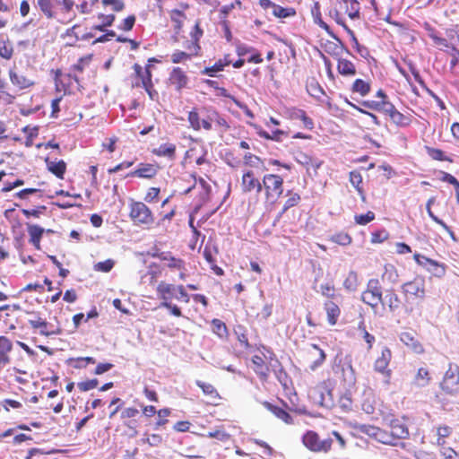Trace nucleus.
I'll list each match as a JSON object with an SVG mask.
<instances>
[{"label": "nucleus", "instance_id": "nucleus-56", "mask_svg": "<svg viewBox=\"0 0 459 459\" xmlns=\"http://www.w3.org/2000/svg\"><path fill=\"white\" fill-rule=\"evenodd\" d=\"M135 22L134 15H130L123 21V23L120 25V29L124 30H131Z\"/></svg>", "mask_w": 459, "mask_h": 459}, {"label": "nucleus", "instance_id": "nucleus-39", "mask_svg": "<svg viewBox=\"0 0 459 459\" xmlns=\"http://www.w3.org/2000/svg\"><path fill=\"white\" fill-rule=\"evenodd\" d=\"M273 14L275 16V17H278V18H286V17H289L290 15H293L295 13L294 11H291L290 9H285L280 5H277V4H274L273 6Z\"/></svg>", "mask_w": 459, "mask_h": 459}, {"label": "nucleus", "instance_id": "nucleus-47", "mask_svg": "<svg viewBox=\"0 0 459 459\" xmlns=\"http://www.w3.org/2000/svg\"><path fill=\"white\" fill-rule=\"evenodd\" d=\"M333 241L342 245V246H347L351 242V238L346 234V233H339L332 238Z\"/></svg>", "mask_w": 459, "mask_h": 459}, {"label": "nucleus", "instance_id": "nucleus-53", "mask_svg": "<svg viewBox=\"0 0 459 459\" xmlns=\"http://www.w3.org/2000/svg\"><path fill=\"white\" fill-rule=\"evenodd\" d=\"M104 5H111L115 12L122 11L125 7L122 0H102Z\"/></svg>", "mask_w": 459, "mask_h": 459}, {"label": "nucleus", "instance_id": "nucleus-18", "mask_svg": "<svg viewBox=\"0 0 459 459\" xmlns=\"http://www.w3.org/2000/svg\"><path fill=\"white\" fill-rule=\"evenodd\" d=\"M296 160L307 168V170L310 169H313L315 172H316V169L321 166V161L317 159H314L305 153H299L296 156Z\"/></svg>", "mask_w": 459, "mask_h": 459}, {"label": "nucleus", "instance_id": "nucleus-1", "mask_svg": "<svg viewBox=\"0 0 459 459\" xmlns=\"http://www.w3.org/2000/svg\"><path fill=\"white\" fill-rule=\"evenodd\" d=\"M310 396L316 403L325 408H333L335 406L331 384L329 382H323L317 385L311 390Z\"/></svg>", "mask_w": 459, "mask_h": 459}, {"label": "nucleus", "instance_id": "nucleus-9", "mask_svg": "<svg viewBox=\"0 0 459 459\" xmlns=\"http://www.w3.org/2000/svg\"><path fill=\"white\" fill-rule=\"evenodd\" d=\"M414 260L419 265L425 268L428 272L436 277H443L446 273V266L435 260L429 259L420 254L414 255Z\"/></svg>", "mask_w": 459, "mask_h": 459}, {"label": "nucleus", "instance_id": "nucleus-64", "mask_svg": "<svg viewBox=\"0 0 459 459\" xmlns=\"http://www.w3.org/2000/svg\"><path fill=\"white\" fill-rule=\"evenodd\" d=\"M442 455L445 459H459V455L452 448H446L442 452Z\"/></svg>", "mask_w": 459, "mask_h": 459}, {"label": "nucleus", "instance_id": "nucleus-43", "mask_svg": "<svg viewBox=\"0 0 459 459\" xmlns=\"http://www.w3.org/2000/svg\"><path fill=\"white\" fill-rule=\"evenodd\" d=\"M375 219V214L372 212H368L366 214L355 215L354 220L359 225H366Z\"/></svg>", "mask_w": 459, "mask_h": 459}, {"label": "nucleus", "instance_id": "nucleus-23", "mask_svg": "<svg viewBox=\"0 0 459 459\" xmlns=\"http://www.w3.org/2000/svg\"><path fill=\"white\" fill-rule=\"evenodd\" d=\"M308 351L311 355L316 357L313 363L310 365V369L315 370L317 367L323 364L325 359V354L324 351L319 349L316 344H311Z\"/></svg>", "mask_w": 459, "mask_h": 459}, {"label": "nucleus", "instance_id": "nucleus-31", "mask_svg": "<svg viewBox=\"0 0 459 459\" xmlns=\"http://www.w3.org/2000/svg\"><path fill=\"white\" fill-rule=\"evenodd\" d=\"M134 71L136 74L141 77V85H143V88L145 87H152V74L149 69H146L145 75L142 74V67L135 64L134 65Z\"/></svg>", "mask_w": 459, "mask_h": 459}, {"label": "nucleus", "instance_id": "nucleus-4", "mask_svg": "<svg viewBox=\"0 0 459 459\" xmlns=\"http://www.w3.org/2000/svg\"><path fill=\"white\" fill-rule=\"evenodd\" d=\"M354 429L359 432L363 433L370 437L375 438L377 441L390 446H395L396 442H394L393 437L390 435V432H386L377 427L368 424H356Z\"/></svg>", "mask_w": 459, "mask_h": 459}, {"label": "nucleus", "instance_id": "nucleus-27", "mask_svg": "<svg viewBox=\"0 0 459 459\" xmlns=\"http://www.w3.org/2000/svg\"><path fill=\"white\" fill-rule=\"evenodd\" d=\"M345 11L351 19H356L359 14V3L357 0H343Z\"/></svg>", "mask_w": 459, "mask_h": 459}, {"label": "nucleus", "instance_id": "nucleus-59", "mask_svg": "<svg viewBox=\"0 0 459 459\" xmlns=\"http://www.w3.org/2000/svg\"><path fill=\"white\" fill-rule=\"evenodd\" d=\"M350 181L352 186L358 187L359 185L362 182V177L359 172L351 171L350 173Z\"/></svg>", "mask_w": 459, "mask_h": 459}, {"label": "nucleus", "instance_id": "nucleus-63", "mask_svg": "<svg viewBox=\"0 0 459 459\" xmlns=\"http://www.w3.org/2000/svg\"><path fill=\"white\" fill-rule=\"evenodd\" d=\"M160 193V188H157V187H152L149 189L144 200L146 202H152L159 195Z\"/></svg>", "mask_w": 459, "mask_h": 459}, {"label": "nucleus", "instance_id": "nucleus-10", "mask_svg": "<svg viewBox=\"0 0 459 459\" xmlns=\"http://www.w3.org/2000/svg\"><path fill=\"white\" fill-rule=\"evenodd\" d=\"M402 290L405 295H411L416 299H423L426 296L425 281L422 278H415L403 283Z\"/></svg>", "mask_w": 459, "mask_h": 459}, {"label": "nucleus", "instance_id": "nucleus-20", "mask_svg": "<svg viewBox=\"0 0 459 459\" xmlns=\"http://www.w3.org/2000/svg\"><path fill=\"white\" fill-rule=\"evenodd\" d=\"M48 169L56 175L58 178H63L65 172L66 165L64 160H46Z\"/></svg>", "mask_w": 459, "mask_h": 459}, {"label": "nucleus", "instance_id": "nucleus-60", "mask_svg": "<svg viewBox=\"0 0 459 459\" xmlns=\"http://www.w3.org/2000/svg\"><path fill=\"white\" fill-rule=\"evenodd\" d=\"M188 57H189V55L186 54V52L178 51L172 55L171 60L173 63L177 64V63H180V62L184 61L185 59H186Z\"/></svg>", "mask_w": 459, "mask_h": 459}, {"label": "nucleus", "instance_id": "nucleus-2", "mask_svg": "<svg viewBox=\"0 0 459 459\" xmlns=\"http://www.w3.org/2000/svg\"><path fill=\"white\" fill-rule=\"evenodd\" d=\"M302 442L307 449L316 453H327L333 444L332 438L321 440L317 433L312 430H308L303 435Z\"/></svg>", "mask_w": 459, "mask_h": 459}, {"label": "nucleus", "instance_id": "nucleus-11", "mask_svg": "<svg viewBox=\"0 0 459 459\" xmlns=\"http://www.w3.org/2000/svg\"><path fill=\"white\" fill-rule=\"evenodd\" d=\"M241 186L244 193H250L255 189L257 193H260L262 190V183L255 178L251 170H247L243 174Z\"/></svg>", "mask_w": 459, "mask_h": 459}, {"label": "nucleus", "instance_id": "nucleus-28", "mask_svg": "<svg viewBox=\"0 0 459 459\" xmlns=\"http://www.w3.org/2000/svg\"><path fill=\"white\" fill-rule=\"evenodd\" d=\"M382 280L392 284L397 282L398 273L394 265L386 264L385 266V272L382 275Z\"/></svg>", "mask_w": 459, "mask_h": 459}, {"label": "nucleus", "instance_id": "nucleus-25", "mask_svg": "<svg viewBox=\"0 0 459 459\" xmlns=\"http://www.w3.org/2000/svg\"><path fill=\"white\" fill-rule=\"evenodd\" d=\"M264 406L270 411H272L278 419L281 420L285 423H291L290 415L284 410L271 404L268 402H264Z\"/></svg>", "mask_w": 459, "mask_h": 459}, {"label": "nucleus", "instance_id": "nucleus-54", "mask_svg": "<svg viewBox=\"0 0 459 459\" xmlns=\"http://www.w3.org/2000/svg\"><path fill=\"white\" fill-rule=\"evenodd\" d=\"M160 307H166L168 309H169L170 313L175 316H181V311H180V308L176 306V305H173L171 302L169 301H162L160 305Z\"/></svg>", "mask_w": 459, "mask_h": 459}, {"label": "nucleus", "instance_id": "nucleus-38", "mask_svg": "<svg viewBox=\"0 0 459 459\" xmlns=\"http://www.w3.org/2000/svg\"><path fill=\"white\" fill-rule=\"evenodd\" d=\"M352 90L364 96L369 91V85L364 81L357 79L353 83Z\"/></svg>", "mask_w": 459, "mask_h": 459}, {"label": "nucleus", "instance_id": "nucleus-46", "mask_svg": "<svg viewBox=\"0 0 459 459\" xmlns=\"http://www.w3.org/2000/svg\"><path fill=\"white\" fill-rule=\"evenodd\" d=\"M337 406H339L343 411H349L351 410L352 402L348 395H342L340 397Z\"/></svg>", "mask_w": 459, "mask_h": 459}, {"label": "nucleus", "instance_id": "nucleus-14", "mask_svg": "<svg viewBox=\"0 0 459 459\" xmlns=\"http://www.w3.org/2000/svg\"><path fill=\"white\" fill-rule=\"evenodd\" d=\"M177 292V286L165 281H160L157 286V293L162 301H169L175 297Z\"/></svg>", "mask_w": 459, "mask_h": 459}, {"label": "nucleus", "instance_id": "nucleus-30", "mask_svg": "<svg viewBox=\"0 0 459 459\" xmlns=\"http://www.w3.org/2000/svg\"><path fill=\"white\" fill-rule=\"evenodd\" d=\"M430 380L429 373L428 369L424 368H420L418 369L417 375L415 377V384L418 386L423 387L429 385Z\"/></svg>", "mask_w": 459, "mask_h": 459}, {"label": "nucleus", "instance_id": "nucleus-8", "mask_svg": "<svg viewBox=\"0 0 459 459\" xmlns=\"http://www.w3.org/2000/svg\"><path fill=\"white\" fill-rule=\"evenodd\" d=\"M392 358L391 351L385 347L381 351L380 356L376 359L374 363V368L377 372H379L385 376L384 383L385 385H389L391 378V369L388 368Z\"/></svg>", "mask_w": 459, "mask_h": 459}, {"label": "nucleus", "instance_id": "nucleus-15", "mask_svg": "<svg viewBox=\"0 0 459 459\" xmlns=\"http://www.w3.org/2000/svg\"><path fill=\"white\" fill-rule=\"evenodd\" d=\"M9 74L12 83L21 90L29 88L34 84V82L31 79L15 70H11Z\"/></svg>", "mask_w": 459, "mask_h": 459}, {"label": "nucleus", "instance_id": "nucleus-58", "mask_svg": "<svg viewBox=\"0 0 459 459\" xmlns=\"http://www.w3.org/2000/svg\"><path fill=\"white\" fill-rule=\"evenodd\" d=\"M236 4L237 5H240L241 3L238 0H237L235 4H230L223 5L221 8V18L222 19L226 18V16L232 11V9L235 8Z\"/></svg>", "mask_w": 459, "mask_h": 459}, {"label": "nucleus", "instance_id": "nucleus-3", "mask_svg": "<svg viewBox=\"0 0 459 459\" xmlns=\"http://www.w3.org/2000/svg\"><path fill=\"white\" fill-rule=\"evenodd\" d=\"M283 179L274 174L264 176L262 186H264L266 198L270 201H276L283 191Z\"/></svg>", "mask_w": 459, "mask_h": 459}, {"label": "nucleus", "instance_id": "nucleus-35", "mask_svg": "<svg viewBox=\"0 0 459 459\" xmlns=\"http://www.w3.org/2000/svg\"><path fill=\"white\" fill-rule=\"evenodd\" d=\"M244 162L246 165H248L253 168L263 167V169H264V163L260 160V158H258L257 156H255L250 152H247L244 155Z\"/></svg>", "mask_w": 459, "mask_h": 459}, {"label": "nucleus", "instance_id": "nucleus-41", "mask_svg": "<svg viewBox=\"0 0 459 459\" xmlns=\"http://www.w3.org/2000/svg\"><path fill=\"white\" fill-rule=\"evenodd\" d=\"M188 122L190 124V126L194 130H196V131L200 130L201 121H200L199 115L196 111L193 110L188 113Z\"/></svg>", "mask_w": 459, "mask_h": 459}, {"label": "nucleus", "instance_id": "nucleus-29", "mask_svg": "<svg viewBox=\"0 0 459 459\" xmlns=\"http://www.w3.org/2000/svg\"><path fill=\"white\" fill-rule=\"evenodd\" d=\"M160 258L166 262V265L170 269L182 270L184 268V262L181 259H178L169 255L162 254Z\"/></svg>", "mask_w": 459, "mask_h": 459}, {"label": "nucleus", "instance_id": "nucleus-48", "mask_svg": "<svg viewBox=\"0 0 459 459\" xmlns=\"http://www.w3.org/2000/svg\"><path fill=\"white\" fill-rule=\"evenodd\" d=\"M299 200H300L299 195L290 194V197L287 199V201L284 204L282 213L285 212L290 207L297 205L299 204Z\"/></svg>", "mask_w": 459, "mask_h": 459}, {"label": "nucleus", "instance_id": "nucleus-45", "mask_svg": "<svg viewBox=\"0 0 459 459\" xmlns=\"http://www.w3.org/2000/svg\"><path fill=\"white\" fill-rule=\"evenodd\" d=\"M441 180L444 182H447L451 185H453L456 190L457 198L459 199V181L451 174L443 172L442 173Z\"/></svg>", "mask_w": 459, "mask_h": 459}, {"label": "nucleus", "instance_id": "nucleus-12", "mask_svg": "<svg viewBox=\"0 0 459 459\" xmlns=\"http://www.w3.org/2000/svg\"><path fill=\"white\" fill-rule=\"evenodd\" d=\"M400 340L403 343H404L407 347H409L413 352H415L417 354H420L424 351L423 346L415 338V335L413 333L403 332L400 334Z\"/></svg>", "mask_w": 459, "mask_h": 459}, {"label": "nucleus", "instance_id": "nucleus-61", "mask_svg": "<svg viewBox=\"0 0 459 459\" xmlns=\"http://www.w3.org/2000/svg\"><path fill=\"white\" fill-rule=\"evenodd\" d=\"M29 323L32 328H47L48 326V323L40 317L30 319Z\"/></svg>", "mask_w": 459, "mask_h": 459}, {"label": "nucleus", "instance_id": "nucleus-13", "mask_svg": "<svg viewBox=\"0 0 459 459\" xmlns=\"http://www.w3.org/2000/svg\"><path fill=\"white\" fill-rule=\"evenodd\" d=\"M390 435L394 442L398 439L406 438L409 436L408 429L399 420H393L390 423Z\"/></svg>", "mask_w": 459, "mask_h": 459}, {"label": "nucleus", "instance_id": "nucleus-33", "mask_svg": "<svg viewBox=\"0 0 459 459\" xmlns=\"http://www.w3.org/2000/svg\"><path fill=\"white\" fill-rule=\"evenodd\" d=\"M391 120L396 124L397 126H407L410 124V118L395 108L394 109L393 113L390 116Z\"/></svg>", "mask_w": 459, "mask_h": 459}, {"label": "nucleus", "instance_id": "nucleus-16", "mask_svg": "<svg viewBox=\"0 0 459 459\" xmlns=\"http://www.w3.org/2000/svg\"><path fill=\"white\" fill-rule=\"evenodd\" d=\"M169 82L172 85H175L178 91H180L182 88L186 87L187 77L179 67H176L170 74Z\"/></svg>", "mask_w": 459, "mask_h": 459}, {"label": "nucleus", "instance_id": "nucleus-32", "mask_svg": "<svg viewBox=\"0 0 459 459\" xmlns=\"http://www.w3.org/2000/svg\"><path fill=\"white\" fill-rule=\"evenodd\" d=\"M343 287L349 291H354L358 287V275L355 272L351 271L344 282Z\"/></svg>", "mask_w": 459, "mask_h": 459}, {"label": "nucleus", "instance_id": "nucleus-52", "mask_svg": "<svg viewBox=\"0 0 459 459\" xmlns=\"http://www.w3.org/2000/svg\"><path fill=\"white\" fill-rule=\"evenodd\" d=\"M394 108H395L392 103L386 101L385 100H380V107L378 111L383 112L390 117Z\"/></svg>", "mask_w": 459, "mask_h": 459}, {"label": "nucleus", "instance_id": "nucleus-6", "mask_svg": "<svg viewBox=\"0 0 459 459\" xmlns=\"http://www.w3.org/2000/svg\"><path fill=\"white\" fill-rule=\"evenodd\" d=\"M361 299L372 307H377L379 303H383L382 290L377 279H370L368 281L367 289L362 293Z\"/></svg>", "mask_w": 459, "mask_h": 459}, {"label": "nucleus", "instance_id": "nucleus-40", "mask_svg": "<svg viewBox=\"0 0 459 459\" xmlns=\"http://www.w3.org/2000/svg\"><path fill=\"white\" fill-rule=\"evenodd\" d=\"M427 212L429 216L437 224H439L446 232L449 233V235L455 238L454 232L451 230V229L440 219H438L431 211V207H426Z\"/></svg>", "mask_w": 459, "mask_h": 459}, {"label": "nucleus", "instance_id": "nucleus-62", "mask_svg": "<svg viewBox=\"0 0 459 459\" xmlns=\"http://www.w3.org/2000/svg\"><path fill=\"white\" fill-rule=\"evenodd\" d=\"M209 119H210L211 121H214V122H216V123H217V125H219V126H221L228 127V125H227L226 120H225L223 117H221V116H219V114H218V113H216V112H213L212 114H211V115L209 116Z\"/></svg>", "mask_w": 459, "mask_h": 459}, {"label": "nucleus", "instance_id": "nucleus-19", "mask_svg": "<svg viewBox=\"0 0 459 459\" xmlns=\"http://www.w3.org/2000/svg\"><path fill=\"white\" fill-rule=\"evenodd\" d=\"M152 153L160 157H167L170 160L175 158L176 146L173 143H163L152 150Z\"/></svg>", "mask_w": 459, "mask_h": 459}, {"label": "nucleus", "instance_id": "nucleus-22", "mask_svg": "<svg viewBox=\"0 0 459 459\" xmlns=\"http://www.w3.org/2000/svg\"><path fill=\"white\" fill-rule=\"evenodd\" d=\"M325 308L327 314V320L331 325L336 324L340 316V308L337 304L333 301H327L325 304Z\"/></svg>", "mask_w": 459, "mask_h": 459}, {"label": "nucleus", "instance_id": "nucleus-24", "mask_svg": "<svg viewBox=\"0 0 459 459\" xmlns=\"http://www.w3.org/2000/svg\"><path fill=\"white\" fill-rule=\"evenodd\" d=\"M337 69L341 74L346 76H351L356 74L354 65L351 61L340 57H338Z\"/></svg>", "mask_w": 459, "mask_h": 459}, {"label": "nucleus", "instance_id": "nucleus-51", "mask_svg": "<svg viewBox=\"0 0 459 459\" xmlns=\"http://www.w3.org/2000/svg\"><path fill=\"white\" fill-rule=\"evenodd\" d=\"M98 384L99 381L97 379H91L88 381L79 383L78 388L82 392H86L95 388L98 385Z\"/></svg>", "mask_w": 459, "mask_h": 459}, {"label": "nucleus", "instance_id": "nucleus-17", "mask_svg": "<svg viewBox=\"0 0 459 459\" xmlns=\"http://www.w3.org/2000/svg\"><path fill=\"white\" fill-rule=\"evenodd\" d=\"M13 349V343L5 336H0V364L6 365L10 362L9 353Z\"/></svg>", "mask_w": 459, "mask_h": 459}, {"label": "nucleus", "instance_id": "nucleus-21", "mask_svg": "<svg viewBox=\"0 0 459 459\" xmlns=\"http://www.w3.org/2000/svg\"><path fill=\"white\" fill-rule=\"evenodd\" d=\"M44 229L38 225H28V232L30 235V242L37 248L39 249L40 238L44 233Z\"/></svg>", "mask_w": 459, "mask_h": 459}, {"label": "nucleus", "instance_id": "nucleus-55", "mask_svg": "<svg viewBox=\"0 0 459 459\" xmlns=\"http://www.w3.org/2000/svg\"><path fill=\"white\" fill-rule=\"evenodd\" d=\"M174 298L178 300H183L186 303L189 301V296L186 292L185 288L182 285L177 286V292Z\"/></svg>", "mask_w": 459, "mask_h": 459}, {"label": "nucleus", "instance_id": "nucleus-26", "mask_svg": "<svg viewBox=\"0 0 459 459\" xmlns=\"http://www.w3.org/2000/svg\"><path fill=\"white\" fill-rule=\"evenodd\" d=\"M157 174V169L153 165L146 164L143 165L138 169L131 172L130 176H137L139 178H151Z\"/></svg>", "mask_w": 459, "mask_h": 459}, {"label": "nucleus", "instance_id": "nucleus-34", "mask_svg": "<svg viewBox=\"0 0 459 459\" xmlns=\"http://www.w3.org/2000/svg\"><path fill=\"white\" fill-rule=\"evenodd\" d=\"M385 300L392 312L395 311L400 307V299L394 291H389L385 295Z\"/></svg>", "mask_w": 459, "mask_h": 459}, {"label": "nucleus", "instance_id": "nucleus-44", "mask_svg": "<svg viewBox=\"0 0 459 459\" xmlns=\"http://www.w3.org/2000/svg\"><path fill=\"white\" fill-rule=\"evenodd\" d=\"M114 266V261L111 259H108L104 262H99L94 265V269L96 271L108 273Z\"/></svg>", "mask_w": 459, "mask_h": 459}, {"label": "nucleus", "instance_id": "nucleus-7", "mask_svg": "<svg viewBox=\"0 0 459 459\" xmlns=\"http://www.w3.org/2000/svg\"><path fill=\"white\" fill-rule=\"evenodd\" d=\"M130 217L136 223L150 224L153 221L151 210L142 202L132 204Z\"/></svg>", "mask_w": 459, "mask_h": 459}, {"label": "nucleus", "instance_id": "nucleus-36", "mask_svg": "<svg viewBox=\"0 0 459 459\" xmlns=\"http://www.w3.org/2000/svg\"><path fill=\"white\" fill-rule=\"evenodd\" d=\"M212 332L220 337H224L227 333V328L225 324L219 319H213L212 321Z\"/></svg>", "mask_w": 459, "mask_h": 459}, {"label": "nucleus", "instance_id": "nucleus-57", "mask_svg": "<svg viewBox=\"0 0 459 459\" xmlns=\"http://www.w3.org/2000/svg\"><path fill=\"white\" fill-rule=\"evenodd\" d=\"M207 437H212V438H217L221 441H225V440L229 439V437H230V436L222 430H215L212 432H209L207 434Z\"/></svg>", "mask_w": 459, "mask_h": 459}, {"label": "nucleus", "instance_id": "nucleus-50", "mask_svg": "<svg viewBox=\"0 0 459 459\" xmlns=\"http://www.w3.org/2000/svg\"><path fill=\"white\" fill-rule=\"evenodd\" d=\"M13 55V48L6 45L4 40H0V56L5 59H10Z\"/></svg>", "mask_w": 459, "mask_h": 459}, {"label": "nucleus", "instance_id": "nucleus-5", "mask_svg": "<svg viewBox=\"0 0 459 459\" xmlns=\"http://www.w3.org/2000/svg\"><path fill=\"white\" fill-rule=\"evenodd\" d=\"M440 387L448 394L454 395L459 393V367L457 365L449 364Z\"/></svg>", "mask_w": 459, "mask_h": 459}, {"label": "nucleus", "instance_id": "nucleus-42", "mask_svg": "<svg viewBox=\"0 0 459 459\" xmlns=\"http://www.w3.org/2000/svg\"><path fill=\"white\" fill-rule=\"evenodd\" d=\"M196 385L203 390V392L207 394L211 395L212 397H217L218 394L215 390V388L208 383L202 382L200 380L196 381Z\"/></svg>", "mask_w": 459, "mask_h": 459}, {"label": "nucleus", "instance_id": "nucleus-37", "mask_svg": "<svg viewBox=\"0 0 459 459\" xmlns=\"http://www.w3.org/2000/svg\"><path fill=\"white\" fill-rule=\"evenodd\" d=\"M252 363L255 365V371L264 377L266 376V369L264 368V361L262 357L255 355L252 358Z\"/></svg>", "mask_w": 459, "mask_h": 459}, {"label": "nucleus", "instance_id": "nucleus-49", "mask_svg": "<svg viewBox=\"0 0 459 459\" xmlns=\"http://www.w3.org/2000/svg\"><path fill=\"white\" fill-rule=\"evenodd\" d=\"M40 10L48 17L52 16V4L51 0H37Z\"/></svg>", "mask_w": 459, "mask_h": 459}]
</instances>
